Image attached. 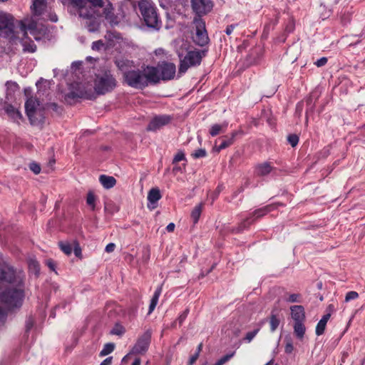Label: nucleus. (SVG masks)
Instances as JSON below:
<instances>
[{
	"label": "nucleus",
	"mask_w": 365,
	"mask_h": 365,
	"mask_svg": "<svg viewBox=\"0 0 365 365\" xmlns=\"http://www.w3.org/2000/svg\"><path fill=\"white\" fill-rule=\"evenodd\" d=\"M138 7L146 26L158 30L161 26V21L153 1L151 0H140Z\"/></svg>",
	"instance_id": "obj_1"
},
{
	"label": "nucleus",
	"mask_w": 365,
	"mask_h": 365,
	"mask_svg": "<svg viewBox=\"0 0 365 365\" xmlns=\"http://www.w3.org/2000/svg\"><path fill=\"white\" fill-rule=\"evenodd\" d=\"M24 285L18 288H9L0 293V301L7 309L19 308L24 298Z\"/></svg>",
	"instance_id": "obj_2"
},
{
	"label": "nucleus",
	"mask_w": 365,
	"mask_h": 365,
	"mask_svg": "<svg viewBox=\"0 0 365 365\" xmlns=\"http://www.w3.org/2000/svg\"><path fill=\"white\" fill-rule=\"evenodd\" d=\"M26 115L30 123L34 126H39L44 121V108L40 105L39 101L33 97L29 98L25 103Z\"/></svg>",
	"instance_id": "obj_3"
},
{
	"label": "nucleus",
	"mask_w": 365,
	"mask_h": 365,
	"mask_svg": "<svg viewBox=\"0 0 365 365\" xmlns=\"http://www.w3.org/2000/svg\"><path fill=\"white\" fill-rule=\"evenodd\" d=\"M177 52L180 60L178 71L179 73H185L191 66L200 65L202 57L205 56V51L194 50L187 51L186 55L182 58L183 51L178 50Z\"/></svg>",
	"instance_id": "obj_4"
},
{
	"label": "nucleus",
	"mask_w": 365,
	"mask_h": 365,
	"mask_svg": "<svg viewBox=\"0 0 365 365\" xmlns=\"http://www.w3.org/2000/svg\"><path fill=\"white\" fill-rule=\"evenodd\" d=\"M116 86V80L110 71H105L96 75L94 89L97 94L103 95L110 92Z\"/></svg>",
	"instance_id": "obj_5"
},
{
	"label": "nucleus",
	"mask_w": 365,
	"mask_h": 365,
	"mask_svg": "<svg viewBox=\"0 0 365 365\" xmlns=\"http://www.w3.org/2000/svg\"><path fill=\"white\" fill-rule=\"evenodd\" d=\"M68 3L72 6L75 14H78L79 17L91 18L93 14V8L89 5L92 4L93 6H103L102 0H68Z\"/></svg>",
	"instance_id": "obj_6"
},
{
	"label": "nucleus",
	"mask_w": 365,
	"mask_h": 365,
	"mask_svg": "<svg viewBox=\"0 0 365 365\" xmlns=\"http://www.w3.org/2000/svg\"><path fill=\"white\" fill-rule=\"evenodd\" d=\"M0 282L15 284L17 287L24 286V279L16 275L14 267L7 264H0Z\"/></svg>",
	"instance_id": "obj_7"
},
{
	"label": "nucleus",
	"mask_w": 365,
	"mask_h": 365,
	"mask_svg": "<svg viewBox=\"0 0 365 365\" xmlns=\"http://www.w3.org/2000/svg\"><path fill=\"white\" fill-rule=\"evenodd\" d=\"M0 31H4L6 36L11 39L19 38L17 25H14V17L10 14H0Z\"/></svg>",
	"instance_id": "obj_8"
},
{
	"label": "nucleus",
	"mask_w": 365,
	"mask_h": 365,
	"mask_svg": "<svg viewBox=\"0 0 365 365\" xmlns=\"http://www.w3.org/2000/svg\"><path fill=\"white\" fill-rule=\"evenodd\" d=\"M102 2H103L102 1ZM93 8V11H95L96 6H93L92 4H89ZM96 7H100L99 6H96ZM101 7H103L102 16L105 18L106 21L112 26H117L120 22L122 19V15L120 13H116L113 5L110 3H108L106 5H104L103 3V6ZM96 13V11H94ZM95 16V14L91 18H85L86 19H91ZM84 19L83 17H82Z\"/></svg>",
	"instance_id": "obj_9"
},
{
	"label": "nucleus",
	"mask_w": 365,
	"mask_h": 365,
	"mask_svg": "<svg viewBox=\"0 0 365 365\" xmlns=\"http://www.w3.org/2000/svg\"><path fill=\"white\" fill-rule=\"evenodd\" d=\"M125 81L131 87L143 88L146 86L145 76L140 70H130L124 71Z\"/></svg>",
	"instance_id": "obj_10"
},
{
	"label": "nucleus",
	"mask_w": 365,
	"mask_h": 365,
	"mask_svg": "<svg viewBox=\"0 0 365 365\" xmlns=\"http://www.w3.org/2000/svg\"><path fill=\"white\" fill-rule=\"evenodd\" d=\"M91 85L82 82H75L71 85V91L66 95L69 98H91Z\"/></svg>",
	"instance_id": "obj_11"
},
{
	"label": "nucleus",
	"mask_w": 365,
	"mask_h": 365,
	"mask_svg": "<svg viewBox=\"0 0 365 365\" xmlns=\"http://www.w3.org/2000/svg\"><path fill=\"white\" fill-rule=\"evenodd\" d=\"M195 35L193 36L194 41L199 46H203L209 41L208 35L205 29V23L200 18L195 19Z\"/></svg>",
	"instance_id": "obj_12"
},
{
	"label": "nucleus",
	"mask_w": 365,
	"mask_h": 365,
	"mask_svg": "<svg viewBox=\"0 0 365 365\" xmlns=\"http://www.w3.org/2000/svg\"><path fill=\"white\" fill-rule=\"evenodd\" d=\"M151 331L147 330L140 336L132 348L130 354H144L148 351L151 341Z\"/></svg>",
	"instance_id": "obj_13"
},
{
	"label": "nucleus",
	"mask_w": 365,
	"mask_h": 365,
	"mask_svg": "<svg viewBox=\"0 0 365 365\" xmlns=\"http://www.w3.org/2000/svg\"><path fill=\"white\" fill-rule=\"evenodd\" d=\"M158 68L159 69L160 79L168 81L174 78L176 73V67L173 63L163 61L158 64Z\"/></svg>",
	"instance_id": "obj_14"
},
{
	"label": "nucleus",
	"mask_w": 365,
	"mask_h": 365,
	"mask_svg": "<svg viewBox=\"0 0 365 365\" xmlns=\"http://www.w3.org/2000/svg\"><path fill=\"white\" fill-rule=\"evenodd\" d=\"M191 5L194 12L199 16L207 14L213 7L211 0H191Z\"/></svg>",
	"instance_id": "obj_15"
},
{
	"label": "nucleus",
	"mask_w": 365,
	"mask_h": 365,
	"mask_svg": "<svg viewBox=\"0 0 365 365\" xmlns=\"http://www.w3.org/2000/svg\"><path fill=\"white\" fill-rule=\"evenodd\" d=\"M143 74L145 76L146 86H148L149 83H157L160 80L158 66H147V68L144 69Z\"/></svg>",
	"instance_id": "obj_16"
},
{
	"label": "nucleus",
	"mask_w": 365,
	"mask_h": 365,
	"mask_svg": "<svg viewBox=\"0 0 365 365\" xmlns=\"http://www.w3.org/2000/svg\"><path fill=\"white\" fill-rule=\"evenodd\" d=\"M17 29L19 34L21 33L22 38L26 37L29 30L31 34H34L35 31L37 29V23L34 20L30 21L28 24L25 21H19L17 23Z\"/></svg>",
	"instance_id": "obj_17"
},
{
	"label": "nucleus",
	"mask_w": 365,
	"mask_h": 365,
	"mask_svg": "<svg viewBox=\"0 0 365 365\" xmlns=\"http://www.w3.org/2000/svg\"><path fill=\"white\" fill-rule=\"evenodd\" d=\"M284 204L281 202L273 203L267 205L264 207L255 210L251 215V217L255 219V220L258 218H260L267 213L272 212V210L277 209L278 206H283Z\"/></svg>",
	"instance_id": "obj_18"
},
{
	"label": "nucleus",
	"mask_w": 365,
	"mask_h": 365,
	"mask_svg": "<svg viewBox=\"0 0 365 365\" xmlns=\"http://www.w3.org/2000/svg\"><path fill=\"white\" fill-rule=\"evenodd\" d=\"M170 120V117L168 115H160L154 118L149 125H148V130H156L160 129L163 126L167 125Z\"/></svg>",
	"instance_id": "obj_19"
},
{
	"label": "nucleus",
	"mask_w": 365,
	"mask_h": 365,
	"mask_svg": "<svg viewBox=\"0 0 365 365\" xmlns=\"http://www.w3.org/2000/svg\"><path fill=\"white\" fill-rule=\"evenodd\" d=\"M291 317L294 322H305V310L302 305H293L290 307Z\"/></svg>",
	"instance_id": "obj_20"
},
{
	"label": "nucleus",
	"mask_w": 365,
	"mask_h": 365,
	"mask_svg": "<svg viewBox=\"0 0 365 365\" xmlns=\"http://www.w3.org/2000/svg\"><path fill=\"white\" fill-rule=\"evenodd\" d=\"M255 222V219L250 215L241 221L237 226L232 227L231 232L233 234H239L245 230H247L251 225Z\"/></svg>",
	"instance_id": "obj_21"
},
{
	"label": "nucleus",
	"mask_w": 365,
	"mask_h": 365,
	"mask_svg": "<svg viewBox=\"0 0 365 365\" xmlns=\"http://www.w3.org/2000/svg\"><path fill=\"white\" fill-rule=\"evenodd\" d=\"M46 7V0H32L31 9L34 15L41 16L45 11Z\"/></svg>",
	"instance_id": "obj_22"
},
{
	"label": "nucleus",
	"mask_w": 365,
	"mask_h": 365,
	"mask_svg": "<svg viewBox=\"0 0 365 365\" xmlns=\"http://www.w3.org/2000/svg\"><path fill=\"white\" fill-rule=\"evenodd\" d=\"M162 197L160 190L158 187H153L148 194V200L152 206V209L156 207L157 202Z\"/></svg>",
	"instance_id": "obj_23"
},
{
	"label": "nucleus",
	"mask_w": 365,
	"mask_h": 365,
	"mask_svg": "<svg viewBox=\"0 0 365 365\" xmlns=\"http://www.w3.org/2000/svg\"><path fill=\"white\" fill-rule=\"evenodd\" d=\"M4 110L14 121L19 124V120L22 118V115L17 109L10 104H5Z\"/></svg>",
	"instance_id": "obj_24"
},
{
	"label": "nucleus",
	"mask_w": 365,
	"mask_h": 365,
	"mask_svg": "<svg viewBox=\"0 0 365 365\" xmlns=\"http://www.w3.org/2000/svg\"><path fill=\"white\" fill-rule=\"evenodd\" d=\"M272 169L273 168L270 163L264 162L256 166L255 173L259 176H264L268 175L272 170Z\"/></svg>",
	"instance_id": "obj_25"
},
{
	"label": "nucleus",
	"mask_w": 365,
	"mask_h": 365,
	"mask_svg": "<svg viewBox=\"0 0 365 365\" xmlns=\"http://www.w3.org/2000/svg\"><path fill=\"white\" fill-rule=\"evenodd\" d=\"M105 38L108 41L110 46H113L115 42H118L122 39L121 34L116 31H107Z\"/></svg>",
	"instance_id": "obj_26"
},
{
	"label": "nucleus",
	"mask_w": 365,
	"mask_h": 365,
	"mask_svg": "<svg viewBox=\"0 0 365 365\" xmlns=\"http://www.w3.org/2000/svg\"><path fill=\"white\" fill-rule=\"evenodd\" d=\"M161 292H162V287L160 286L155 289V291L151 298L148 314H150L154 311V309L158 302V299L161 294Z\"/></svg>",
	"instance_id": "obj_27"
},
{
	"label": "nucleus",
	"mask_w": 365,
	"mask_h": 365,
	"mask_svg": "<svg viewBox=\"0 0 365 365\" xmlns=\"http://www.w3.org/2000/svg\"><path fill=\"white\" fill-rule=\"evenodd\" d=\"M294 332L296 336L302 339L305 334L306 327L304 325V322H294L293 325Z\"/></svg>",
	"instance_id": "obj_28"
},
{
	"label": "nucleus",
	"mask_w": 365,
	"mask_h": 365,
	"mask_svg": "<svg viewBox=\"0 0 365 365\" xmlns=\"http://www.w3.org/2000/svg\"><path fill=\"white\" fill-rule=\"evenodd\" d=\"M203 204L200 203L196 205L191 212L190 217L192 220L194 224H197L200 217L202 210Z\"/></svg>",
	"instance_id": "obj_29"
},
{
	"label": "nucleus",
	"mask_w": 365,
	"mask_h": 365,
	"mask_svg": "<svg viewBox=\"0 0 365 365\" xmlns=\"http://www.w3.org/2000/svg\"><path fill=\"white\" fill-rule=\"evenodd\" d=\"M227 126V123H223L222 124H214L210 128V134L212 136H216L220 133H222Z\"/></svg>",
	"instance_id": "obj_30"
},
{
	"label": "nucleus",
	"mask_w": 365,
	"mask_h": 365,
	"mask_svg": "<svg viewBox=\"0 0 365 365\" xmlns=\"http://www.w3.org/2000/svg\"><path fill=\"white\" fill-rule=\"evenodd\" d=\"M60 250L66 255H70L73 251V245L68 241H60L58 243Z\"/></svg>",
	"instance_id": "obj_31"
},
{
	"label": "nucleus",
	"mask_w": 365,
	"mask_h": 365,
	"mask_svg": "<svg viewBox=\"0 0 365 365\" xmlns=\"http://www.w3.org/2000/svg\"><path fill=\"white\" fill-rule=\"evenodd\" d=\"M97 197L92 190L88 191L86 196V204L91 207L92 210L96 209V202Z\"/></svg>",
	"instance_id": "obj_32"
},
{
	"label": "nucleus",
	"mask_w": 365,
	"mask_h": 365,
	"mask_svg": "<svg viewBox=\"0 0 365 365\" xmlns=\"http://www.w3.org/2000/svg\"><path fill=\"white\" fill-rule=\"evenodd\" d=\"M280 320L278 319L276 314L272 312L269 317L270 331L274 332L279 327Z\"/></svg>",
	"instance_id": "obj_33"
},
{
	"label": "nucleus",
	"mask_w": 365,
	"mask_h": 365,
	"mask_svg": "<svg viewBox=\"0 0 365 365\" xmlns=\"http://www.w3.org/2000/svg\"><path fill=\"white\" fill-rule=\"evenodd\" d=\"M190 312V309L188 308L185 309L178 317V318L172 324V327H176L177 323L179 324V326H181L185 320L186 319L188 314Z\"/></svg>",
	"instance_id": "obj_34"
},
{
	"label": "nucleus",
	"mask_w": 365,
	"mask_h": 365,
	"mask_svg": "<svg viewBox=\"0 0 365 365\" xmlns=\"http://www.w3.org/2000/svg\"><path fill=\"white\" fill-rule=\"evenodd\" d=\"M224 138L221 144L214 148L216 152H220L221 150L225 149L234 143L232 139H230L227 136H224Z\"/></svg>",
	"instance_id": "obj_35"
},
{
	"label": "nucleus",
	"mask_w": 365,
	"mask_h": 365,
	"mask_svg": "<svg viewBox=\"0 0 365 365\" xmlns=\"http://www.w3.org/2000/svg\"><path fill=\"white\" fill-rule=\"evenodd\" d=\"M125 332V327L119 323H116L110 331V334L117 336H122Z\"/></svg>",
	"instance_id": "obj_36"
},
{
	"label": "nucleus",
	"mask_w": 365,
	"mask_h": 365,
	"mask_svg": "<svg viewBox=\"0 0 365 365\" xmlns=\"http://www.w3.org/2000/svg\"><path fill=\"white\" fill-rule=\"evenodd\" d=\"M115 349V344L113 343H107L104 345L103 349L100 352L101 356L108 355L113 351Z\"/></svg>",
	"instance_id": "obj_37"
},
{
	"label": "nucleus",
	"mask_w": 365,
	"mask_h": 365,
	"mask_svg": "<svg viewBox=\"0 0 365 365\" xmlns=\"http://www.w3.org/2000/svg\"><path fill=\"white\" fill-rule=\"evenodd\" d=\"M30 269H32L36 276L40 273V264L36 259H31L29 262Z\"/></svg>",
	"instance_id": "obj_38"
},
{
	"label": "nucleus",
	"mask_w": 365,
	"mask_h": 365,
	"mask_svg": "<svg viewBox=\"0 0 365 365\" xmlns=\"http://www.w3.org/2000/svg\"><path fill=\"white\" fill-rule=\"evenodd\" d=\"M140 302H135L130 304L128 309V314L131 317H135L137 314L138 309L139 307Z\"/></svg>",
	"instance_id": "obj_39"
},
{
	"label": "nucleus",
	"mask_w": 365,
	"mask_h": 365,
	"mask_svg": "<svg viewBox=\"0 0 365 365\" xmlns=\"http://www.w3.org/2000/svg\"><path fill=\"white\" fill-rule=\"evenodd\" d=\"M73 250L76 257L79 259H82V250L79 242L77 240H73Z\"/></svg>",
	"instance_id": "obj_40"
},
{
	"label": "nucleus",
	"mask_w": 365,
	"mask_h": 365,
	"mask_svg": "<svg viewBox=\"0 0 365 365\" xmlns=\"http://www.w3.org/2000/svg\"><path fill=\"white\" fill-rule=\"evenodd\" d=\"M286 302L289 303H300L302 302V296L300 294H291L286 299Z\"/></svg>",
	"instance_id": "obj_41"
},
{
	"label": "nucleus",
	"mask_w": 365,
	"mask_h": 365,
	"mask_svg": "<svg viewBox=\"0 0 365 365\" xmlns=\"http://www.w3.org/2000/svg\"><path fill=\"white\" fill-rule=\"evenodd\" d=\"M285 346H284V352L287 354H290L294 351L293 342L291 338L285 339Z\"/></svg>",
	"instance_id": "obj_42"
},
{
	"label": "nucleus",
	"mask_w": 365,
	"mask_h": 365,
	"mask_svg": "<svg viewBox=\"0 0 365 365\" xmlns=\"http://www.w3.org/2000/svg\"><path fill=\"white\" fill-rule=\"evenodd\" d=\"M327 324H325L324 322L319 321V322L317 324L315 332L317 336H320L324 334V330L326 329Z\"/></svg>",
	"instance_id": "obj_43"
},
{
	"label": "nucleus",
	"mask_w": 365,
	"mask_h": 365,
	"mask_svg": "<svg viewBox=\"0 0 365 365\" xmlns=\"http://www.w3.org/2000/svg\"><path fill=\"white\" fill-rule=\"evenodd\" d=\"M259 331V328H257V329H254L252 331L247 332L244 338V340L248 343L250 342L254 339V337L257 334Z\"/></svg>",
	"instance_id": "obj_44"
},
{
	"label": "nucleus",
	"mask_w": 365,
	"mask_h": 365,
	"mask_svg": "<svg viewBox=\"0 0 365 365\" xmlns=\"http://www.w3.org/2000/svg\"><path fill=\"white\" fill-rule=\"evenodd\" d=\"M221 191H222V185H218L214 192H208L207 195H208V197L212 198V203L218 197V195Z\"/></svg>",
	"instance_id": "obj_45"
},
{
	"label": "nucleus",
	"mask_w": 365,
	"mask_h": 365,
	"mask_svg": "<svg viewBox=\"0 0 365 365\" xmlns=\"http://www.w3.org/2000/svg\"><path fill=\"white\" fill-rule=\"evenodd\" d=\"M234 355V353L226 354L218 359L213 365H223L225 363L228 361Z\"/></svg>",
	"instance_id": "obj_46"
},
{
	"label": "nucleus",
	"mask_w": 365,
	"mask_h": 365,
	"mask_svg": "<svg viewBox=\"0 0 365 365\" xmlns=\"http://www.w3.org/2000/svg\"><path fill=\"white\" fill-rule=\"evenodd\" d=\"M287 140L292 147H295L298 144L299 137L295 134H291L288 135Z\"/></svg>",
	"instance_id": "obj_47"
},
{
	"label": "nucleus",
	"mask_w": 365,
	"mask_h": 365,
	"mask_svg": "<svg viewBox=\"0 0 365 365\" xmlns=\"http://www.w3.org/2000/svg\"><path fill=\"white\" fill-rule=\"evenodd\" d=\"M100 182H116V179L113 176H108L106 175H101L99 177Z\"/></svg>",
	"instance_id": "obj_48"
},
{
	"label": "nucleus",
	"mask_w": 365,
	"mask_h": 365,
	"mask_svg": "<svg viewBox=\"0 0 365 365\" xmlns=\"http://www.w3.org/2000/svg\"><path fill=\"white\" fill-rule=\"evenodd\" d=\"M29 169L34 173V174H38L41 172V166L39 164L32 162L29 165Z\"/></svg>",
	"instance_id": "obj_49"
},
{
	"label": "nucleus",
	"mask_w": 365,
	"mask_h": 365,
	"mask_svg": "<svg viewBox=\"0 0 365 365\" xmlns=\"http://www.w3.org/2000/svg\"><path fill=\"white\" fill-rule=\"evenodd\" d=\"M358 297H359V294L356 292L351 291V292H349L348 293H346V297H345V301L349 302L351 300L357 299Z\"/></svg>",
	"instance_id": "obj_50"
},
{
	"label": "nucleus",
	"mask_w": 365,
	"mask_h": 365,
	"mask_svg": "<svg viewBox=\"0 0 365 365\" xmlns=\"http://www.w3.org/2000/svg\"><path fill=\"white\" fill-rule=\"evenodd\" d=\"M34 324V320L31 317H29L26 319L25 323L26 332H29Z\"/></svg>",
	"instance_id": "obj_51"
},
{
	"label": "nucleus",
	"mask_w": 365,
	"mask_h": 365,
	"mask_svg": "<svg viewBox=\"0 0 365 365\" xmlns=\"http://www.w3.org/2000/svg\"><path fill=\"white\" fill-rule=\"evenodd\" d=\"M194 158H202L206 155V150L205 149H198L191 155Z\"/></svg>",
	"instance_id": "obj_52"
},
{
	"label": "nucleus",
	"mask_w": 365,
	"mask_h": 365,
	"mask_svg": "<svg viewBox=\"0 0 365 365\" xmlns=\"http://www.w3.org/2000/svg\"><path fill=\"white\" fill-rule=\"evenodd\" d=\"M104 46L103 41L99 40L94 41L92 44V49L95 51H100Z\"/></svg>",
	"instance_id": "obj_53"
},
{
	"label": "nucleus",
	"mask_w": 365,
	"mask_h": 365,
	"mask_svg": "<svg viewBox=\"0 0 365 365\" xmlns=\"http://www.w3.org/2000/svg\"><path fill=\"white\" fill-rule=\"evenodd\" d=\"M185 159V155L182 151L178 152L174 157L173 163L176 164L179 161H181Z\"/></svg>",
	"instance_id": "obj_54"
},
{
	"label": "nucleus",
	"mask_w": 365,
	"mask_h": 365,
	"mask_svg": "<svg viewBox=\"0 0 365 365\" xmlns=\"http://www.w3.org/2000/svg\"><path fill=\"white\" fill-rule=\"evenodd\" d=\"M150 259V250L148 248L143 250L142 260L143 262L147 263Z\"/></svg>",
	"instance_id": "obj_55"
},
{
	"label": "nucleus",
	"mask_w": 365,
	"mask_h": 365,
	"mask_svg": "<svg viewBox=\"0 0 365 365\" xmlns=\"http://www.w3.org/2000/svg\"><path fill=\"white\" fill-rule=\"evenodd\" d=\"M46 264L48 266V267L51 270L55 272L56 271V262L52 259H48L46 260Z\"/></svg>",
	"instance_id": "obj_56"
},
{
	"label": "nucleus",
	"mask_w": 365,
	"mask_h": 365,
	"mask_svg": "<svg viewBox=\"0 0 365 365\" xmlns=\"http://www.w3.org/2000/svg\"><path fill=\"white\" fill-rule=\"evenodd\" d=\"M327 58L326 57H322L315 62V65L317 67H321V66H324L327 63Z\"/></svg>",
	"instance_id": "obj_57"
},
{
	"label": "nucleus",
	"mask_w": 365,
	"mask_h": 365,
	"mask_svg": "<svg viewBox=\"0 0 365 365\" xmlns=\"http://www.w3.org/2000/svg\"><path fill=\"white\" fill-rule=\"evenodd\" d=\"M198 357H199V355L197 353H195L193 355H192L190 357V359L188 361V365H193L195 363V361L197 360Z\"/></svg>",
	"instance_id": "obj_58"
},
{
	"label": "nucleus",
	"mask_w": 365,
	"mask_h": 365,
	"mask_svg": "<svg viewBox=\"0 0 365 365\" xmlns=\"http://www.w3.org/2000/svg\"><path fill=\"white\" fill-rule=\"evenodd\" d=\"M115 248V245L113 242L108 244L105 248V251L108 253L112 252Z\"/></svg>",
	"instance_id": "obj_59"
},
{
	"label": "nucleus",
	"mask_w": 365,
	"mask_h": 365,
	"mask_svg": "<svg viewBox=\"0 0 365 365\" xmlns=\"http://www.w3.org/2000/svg\"><path fill=\"white\" fill-rule=\"evenodd\" d=\"M48 107L57 113L61 110V108L55 103H50Z\"/></svg>",
	"instance_id": "obj_60"
},
{
	"label": "nucleus",
	"mask_w": 365,
	"mask_h": 365,
	"mask_svg": "<svg viewBox=\"0 0 365 365\" xmlns=\"http://www.w3.org/2000/svg\"><path fill=\"white\" fill-rule=\"evenodd\" d=\"M155 53L156 56H163L166 55L165 51L161 48L156 49L155 51Z\"/></svg>",
	"instance_id": "obj_61"
},
{
	"label": "nucleus",
	"mask_w": 365,
	"mask_h": 365,
	"mask_svg": "<svg viewBox=\"0 0 365 365\" xmlns=\"http://www.w3.org/2000/svg\"><path fill=\"white\" fill-rule=\"evenodd\" d=\"M235 26L236 25L234 24L227 26L225 30L226 34L230 35L232 33L233 30L235 29Z\"/></svg>",
	"instance_id": "obj_62"
},
{
	"label": "nucleus",
	"mask_w": 365,
	"mask_h": 365,
	"mask_svg": "<svg viewBox=\"0 0 365 365\" xmlns=\"http://www.w3.org/2000/svg\"><path fill=\"white\" fill-rule=\"evenodd\" d=\"M112 360H113V357L112 356H109L106 359H105L101 364L100 365H110L111 363H112Z\"/></svg>",
	"instance_id": "obj_63"
},
{
	"label": "nucleus",
	"mask_w": 365,
	"mask_h": 365,
	"mask_svg": "<svg viewBox=\"0 0 365 365\" xmlns=\"http://www.w3.org/2000/svg\"><path fill=\"white\" fill-rule=\"evenodd\" d=\"M175 225L173 223V222H170L169 223L167 227H166V230L168 232H172L174 231L175 230Z\"/></svg>",
	"instance_id": "obj_64"
}]
</instances>
